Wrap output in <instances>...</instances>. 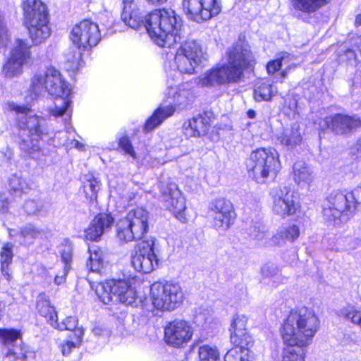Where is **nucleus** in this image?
<instances>
[{
    "instance_id": "1",
    "label": "nucleus",
    "mask_w": 361,
    "mask_h": 361,
    "mask_svg": "<svg viewBox=\"0 0 361 361\" xmlns=\"http://www.w3.org/2000/svg\"><path fill=\"white\" fill-rule=\"evenodd\" d=\"M121 19L134 30L145 27L153 42L161 47L171 48L184 37L183 21L171 9H155L147 15L137 7L134 0H123Z\"/></svg>"
},
{
    "instance_id": "2",
    "label": "nucleus",
    "mask_w": 361,
    "mask_h": 361,
    "mask_svg": "<svg viewBox=\"0 0 361 361\" xmlns=\"http://www.w3.org/2000/svg\"><path fill=\"white\" fill-rule=\"evenodd\" d=\"M320 321L314 311L307 307L292 310L281 329L282 338L290 345L283 351L282 361H305V350L319 329Z\"/></svg>"
},
{
    "instance_id": "3",
    "label": "nucleus",
    "mask_w": 361,
    "mask_h": 361,
    "mask_svg": "<svg viewBox=\"0 0 361 361\" xmlns=\"http://www.w3.org/2000/svg\"><path fill=\"white\" fill-rule=\"evenodd\" d=\"M254 57L245 42H238L228 51V63L216 66L198 77L197 85L201 87H219L238 82L244 70L252 66Z\"/></svg>"
},
{
    "instance_id": "4",
    "label": "nucleus",
    "mask_w": 361,
    "mask_h": 361,
    "mask_svg": "<svg viewBox=\"0 0 361 361\" xmlns=\"http://www.w3.org/2000/svg\"><path fill=\"white\" fill-rule=\"evenodd\" d=\"M30 91L35 96L46 92L55 96L54 106L49 109L50 114L56 118L63 116L65 123H69L72 114L71 100L69 98L71 90L69 84L63 80L59 71L50 68L44 74L34 75Z\"/></svg>"
},
{
    "instance_id": "5",
    "label": "nucleus",
    "mask_w": 361,
    "mask_h": 361,
    "mask_svg": "<svg viewBox=\"0 0 361 361\" xmlns=\"http://www.w3.org/2000/svg\"><path fill=\"white\" fill-rule=\"evenodd\" d=\"M8 109L18 114L19 128L28 132V139H22L19 147L25 157L35 160H40L45 156L40 145V141L49 134L46 120L34 114L29 108L19 106L13 102L7 103Z\"/></svg>"
},
{
    "instance_id": "6",
    "label": "nucleus",
    "mask_w": 361,
    "mask_h": 361,
    "mask_svg": "<svg viewBox=\"0 0 361 361\" xmlns=\"http://www.w3.org/2000/svg\"><path fill=\"white\" fill-rule=\"evenodd\" d=\"M25 24L33 45L44 42L51 35L47 8L37 0H23Z\"/></svg>"
},
{
    "instance_id": "7",
    "label": "nucleus",
    "mask_w": 361,
    "mask_h": 361,
    "mask_svg": "<svg viewBox=\"0 0 361 361\" xmlns=\"http://www.w3.org/2000/svg\"><path fill=\"white\" fill-rule=\"evenodd\" d=\"M361 205V187H357L350 192L340 190L332 191L328 197V206L323 209L326 221L336 225L341 216L353 215Z\"/></svg>"
},
{
    "instance_id": "8",
    "label": "nucleus",
    "mask_w": 361,
    "mask_h": 361,
    "mask_svg": "<svg viewBox=\"0 0 361 361\" xmlns=\"http://www.w3.org/2000/svg\"><path fill=\"white\" fill-rule=\"evenodd\" d=\"M280 167L279 154L274 148H259L253 151L247 161L250 176L262 183L269 176H275Z\"/></svg>"
},
{
    "instance_id": "9",
    "label": "nucleus",
    "mask_w": 361,
    "mask_h": 361,
    "mask_svg": "<svg viewBox=\"0 0 361 361\" xmlns=\"http://www.w3.org/2000/svg\"><path fill=\"white\" fill-rule=\"evenodd\" d=\"M149 213L143 208L130 210L116 224L118 238L125 243L141 240L148 232Z\"/></svg>"
},
{
    "instance_id": "10",
    "label": "nucleus",
    "mask_w": 361,
    "mask_h": 361,
    "mask_svg": "<svg viewBox=\"0 0 361 361\" xmlns=\"http://www.w3.org/2000/svg\"><path fill=\"white\" fill-rule=\"evenodd\" d=\"M96 293L104 304L121 302L133 305L136 300V293L130 282L126 279H111L98 284Z\"/></svg>"
},
{
    "instance_id": "11",
    "label": "nucleus",
    "mask_w": 361,
    "mask_h": 361,
    "mask_svg": "<svg viewBox=\"0 0 361 361\" xmlns=\"http://www.w3.org/2000/svg\"><path fill=\"white\" fill-rule=\"evenodd\" d=\"M150 295L154 307L160 310H173L184 300L183 290L178 283L155 282L151 286Z\"/></svg>"
},
{
    "instance_id": "12",
    "label": "nucleus",
    "mask_w": 361,
    "mask_h": 361,
    "mask_svg": "<svg viewBox=\"0 0 361 361\" xmlns=\"http://www.w3.org/2000/svg\"><path fill=\"white\" fill-rule=\"evenodd\" d=\"M155 239L151 238L140 243L131 255V264L139 272L149 274L159 266V259L155 254Z\"/></svg>"
},
{
    "instance_id": "13",
    "label": "nucleus",
    "mask_w": 361,
    "mask_h": 361,
    "mask_svg": "<svg viewBox=\"0 0 361 361\" xmlns=\"http://www.w3.org/2000/svg\"><path fill=\"white\" fill-rule=\"evenodd\" d=\"M0 341L7 347L6 357L9 361H32L35 358V353L24 345L17 330L0 329Z\"/></svg>"
},
{
    "instance_id": "14",
    "label": "nucleus",
    "mask_w": 361,
    "mask_h": 361,
    "mask_svg": "<svg viewBox=\"0 0 361 361\" xmlns=\"http://www.w3.org/2000/svg\"><path fill=\"white\" fill-rule=\"evenodd\" d=\"M182 6L188 18L197 23L207 21L221 11L220 0H183Z\"/></svg>"
},
{
    "instance_id": "15",
    "label": "nucleus",
    "mask_w": 361,
    "mask_h": 361,
    "mask_svg": "<svg viewBox=\"0 0 361 361\" xmlns=\"http://www.w3.org/2000/svg\"><path fill=\"white\" fill-rule=\"evenodd\" d=\"M71 39L79 49L88 50L97 45L101 39L98 25L84 20L72 29Z\"/></svg>"
},
{
    "instance_id": "16",
    "label": "nucleus",
    "mask_w": 361,
    "mask_h": 361,
    "mask_svg": "<svg viewBox=\"0 0 361 361\" xmlns=\"http://www.w3.org/2000/svg\"><path fill=\"white\" fill-rule=\"evenodd\" d=\"M211 210L213 226L220 231L228 229L236 217L233 204L224 198L214 200L212 202Z\"/></svg>"
},
{
    "instance_id": "17",
    "label": "nucleus",
    "mask_w": 361,
    "mask_h": 361,
    "mask_svg": "<svg viewBox=\"0 0 361 361\" xmlns=\"http://www.w3.org/2000/svg\"><path fill=\"white\" fill-rule=\"evenodd\" d=\"M193 328L189 322L183 319H175L169 322L164 328V340L173 347H180L190 341Z\"/></svg>"
},
{
    "instance_id": "18",
    "label": "nucleus",
    "mask_w": 361,
    "mask_h": 361,
    "mask_svg": "<svg viewBox=\"0 0 361 361\" xmlns=\"http://www.w3.org/2000/svg\"><path fill=\"white\" fill-rule=\"evenodd\" d=\"M326 123L335 134L348 136L361 128V118L356 114H336L327 117Z\"/></svg>"
},
{
    "instance_id": "19",
    "label": "nucleus",
    "mask_w": 361,
    "mask_h": 361,
    "mask_svg": "<svg viewBox=\"0 0 361 361\" xmlns=\"http://www.w3.org/2000/svg\"><path fill=\"white\" fill-rule=\"evenodd\" d=\"M273 199L272 209L276 214L285 218L296 212L298 204L294 200L293 192L288 188L276 190Z\"/></svg>"
},
{
    "instance_id": "20",
    "label": "nucleus",
    "mask_w": 361,
    "mask_h": 361,
    "mask_svg": "<svg viewBox=\"0 0 361 361\" xmlns=\"http://www.w3.org/2000/svg\"><path fill=\"white\" fill-rule=\"evenodd\" d=\"M164 200L167 208L173 214L176 219L183 223L187 221L185 214V202L180 191L176 185L170 184L164 192Z\"/></svg>"
},
{
    "instance_id": "21",
    "label": "nucleus",
    "mask_w": 361,
    "mask_h": 361,
    "mask_svg": "<svg viewBox=\"0 0 361 361\" xmlns=\"http://www.w3.org/2000/svg\"><path fill=\"white\" fill-rule=\"evenodd\" d=\"M247 318L236 315L231 324V341L234 345H252L253 338L246 330Z\"/></svg>"
},
{
    "instance_id": "22",
    "label": "nucleus",
    "mask_w": 361,
    "mask_h": 361,
    "mask_svg": "<svg viewBox=\"0 0 361 361\" xmlns=\"http://www.w3.org/2000/svg\"><path fill=\"white\" fill-rule=\"evenodd\" d=\"M113 224L114 219L109 214H99L85 231L86 239L98 240L105 232L110 230Z\"/></svg>"
},
{
    "instance_id": "23",
    "label": "nucleus",
    "mask_w": 361,
    "mask_h": 361,
    "mask_svg": "<svg viewBox=\"0 0 361 361\" xmlns=\"http://www.w3.org/2000/svg\"><path fill=\"white\" fill-rule=\"evenodd\" d=\"M281 145L285 146L288 149H293L300 145L302 137L300 132V126L294 123L290 128H285L277 137Z\"/></svg>"
},
{
    "instance_id": "24",
    "label": "nucleus",
    "mask_w": 361,
    "mask_h": 361,
    "mask_svg": "<svg viewBox=\"0 0 361 361\" xmlns=\"http://www.w3.org/2000/svg\"><path fill=\"white\" fill-rule=\"evenodd\" d=\"M174 111L175 108L171 103L167 106H159L146 121L143 128V131L145 133H149L153 130L159 126L165 119L172 116Z\"/></svg>"
},
{
    "instance_id": "25",
    "label": "nucleus",
    "mask_w": 361,
    "mask_h": 361,
    "mask_svg": "<svg viewBox=\"0 0 361 361\" xmlns=\"http://www.w3.org/2000/svg\"><path fill=\"white\" fill-rule=\"evenodd\" d=\"M293 179L300 186L309 185L314 178L312 168L305 161H296L293 166Z\"/></svg>"
},
{
    "instance_id": "26",
    "label": "nucleus",
    "mask_w": 361,
    "mask_h": 361,
    "mask_svg": "<svg viewBox=\"0 0 361 361\" xmlns=\"http://www.w3.org/2000/svg\"><path fill=\"white\" fill-rule=\"evenodd\" d=\"M209 128L208 119L199 115L184 125V133L188 137H200L207 133Z\"/></svg>"
},
{
    "instance_id": "27",
    "label": "nucleus",
    "mask_w": 361,
    "mask_h": 361,
    "mask_svg": "<svg viewBox=\"0 0 361 361\" xmlns=\"http://www.w3.org/2000/svg\"><path fill=\"white\" fill-rule=\"evenodd\" d=\"M181 78L180 75H173L172 73L168 74L167 90L166 96L169 99H173V104L178 105L182 103L180 97L185 94V91H180L179 84H180Z\"/></svg>"
},
{
    "instance_id": "28",
    "label": "nucleus",
    "mask_w": 361,
    "mask_h": 361,
    "mask_svg": "<svg viewBox=\"0 0 361 361\" xmlns=\"http://www.w3.org/2000/svg\"><path fill=\"white\" fill-rule=\"evenodd\" d=\"M174 60L178 72H175L172 73L173 75L192 74L195 73V68L202 63L199 59L190 58L178 51L176 52Z\"/></svg>"
},
{
    "instance_id": "29",
    "label": "nucleus",
    "mask_w": 361,
    "mask_h": 361,
    "mask_svg": "<svg viewBox=\"0 0 361 361\" xmlns=\"http://www.w3.org/2000/svg\"><path fill=\"white\" fill-rule=\"evenodd\" d=\"M36 308L40 315L45 317L50 325L54 324L55 319H58L57 313L54 306L45 293H40L37 299Z\"/></svg>"
},
{
    "instance_id": "30",
    "label": "nucleus",
    "mask_w": 361,
    "mask_h": 361,
    "mask_svg": "<svg viewBox=\"0 0 361 361\" xmlns=\"http://www.w3.org/2000/svg\"><path fill=\"white\" fill-rule=\"evenodd\" d=\"M331 0H290L293 8L305 14L313 13L325 6Z\"/></svg>"
},
{
    "instance_id": "31",
    "label": "nucleus",
    "mask_w": 361,
    "mask_h": 361,
    "mask_svg": "<svg viewBox=\"0 0 361 361\" xmlns=\"http://www.w3.org/2000/svg\"><path fill=\"white\" fill-rule=\"evenodd\" d=\"M30 46L25 40L16 39L12 45L10 57L27 63L31 58Z\"/></svg>"
},
{
    "instance_id": "32",
    "label": "nucleus",
    "mask_w": 361,
    "mask_h": 361,
    "mask_svg": "<svg viewBox=\"0 0 361 361\" xmlns=\"http://www.w3.org/2000/svg\"><path fill=\"white\" fill-rule=\"evenodd\" d=\"M300 235V229L295 225L281 228L272 238L274 245H282L286 240L294 241Z\"/></svg>"
},
{
    "instance_id": "33",
    "label": "nucleus",
    "mask_w": 361,
    "mask_h": 361,
    "mask_svg": "<svg viewBox=\"0 0 361 361\" xmlns=\"http://www.w3.org/2000/svg\"><path fill=\"white\" fill-rule=\"evenodd\" d=\"M178 52L183 55H187L190 58L199 59V61L202 62L204 59V52L200 44L195 40L190 39L185 41L182 44L178 49Z\"/></svg>"
},
{
    "instance_id": "34",
    "label": "nucleus",
    "mask_w": 361,
    "mask_h": 361,
    "mask_svg": "<svg viewBox=\"0 0 361 361\" xmlns=\"http://www.w3.org/2000/svg\"><path fill=\"white\" fill-rule=\"evenodd\" d=\"M252 345H235L224 356V361H250L249 348Z\"/></svg>"
},
{
    "instance_id": "35",
    "label": "nucleus",
    "mask_w": 361,
    "mask_h": 361,
    "mask_svg": "<svg viewBox=\"0 0 361 361\" xmlns=\"http://www.w3.org/2000/svg\"><path fill=\"white\" fill-rule=\"evenodd\" d=\"M40 235L41 231L39 229L32 224H27L20 228L17 238L21 244L29 245Z\"/></svg>"
},
{
    "instance_id": "36",
    "label": "nucleus",
    "mask_w": 361,
    "mask_h": 361,
    "mask_svg": "<svg viewBox=\"0 0 361 361\" xmlns=\"http://www.w3.org/2000/svg\"><path fill=\"white\" fill-rule=\"evenodd\" d=\"M338 314L345 320L358 326L361 329V310L353 305H347L339 310Z\"/></svg>"
},
{
    "instance_id": "37",
    "label": "nucleus",
    "mask_w": 361,
    "mask_h": 361,
    "mask_svg": "<svg viewBox=\"0 0 361 361\" xmlns=\"http://www.w3.org/2000/svg\"><path fill=\"white\" fill-rule=\"evenodd\" d=\"M13 257L12 245L9 243L5 244L0 252L1 269L3 274L7 277L8 280L10 279L8 267L12 262Z\"/></svg>"
},
{
    "instance_id": "38",
    "label": "nucleus",
    "mask_w": 361,
    "mask_h": 361,
    "mask_svg": "<svg viewBox=\"0 0 361 361\" xmlns=\"http://www.w3.org/2000/svg\"><path fill=\"white\" fill-rule=\"evenodd\" d=\"M83 182L84 192L87 199L90 200V202L97 200V192L100 189L99 181L92 176H89Z\"/></svg>"
},
{
    "instance_id": "39",
    "label": "nucleus",
    "mask_w": 361,
    "mask_h": 361,
    "mask_svg": "<svg viewBox=\"0 0 361 361\" xmlns=\"http://www.w3.org/2000/svg\"><path fill=\"white\" fill-rule=\"evenodd\" d=\"M30 187L26 180L21 177L13 175L9 180V190L11 195L20 196L27 192Z\"/></svg>"
},
{
    "instance_id": "40",
    "label": "nucleus",
    "mask_w": 361,
    "mask_h": 361,
    "mask_svg": "<svg viewBox=\"0 0 361 361\" xmlns=\"http://www.w3.org/2000/svg\"><path fill=\"white\" fill-rule=\"evenodd\" d=\"M90 257L87 262V267L92 272H99L104 265L102 252L100 249L89 248Z\"/></svg>"
},
{
    "instance_id": "41",
    "label": "nucleus",
    "mask_w": 361,
    "mask_h": 361,
    "mask_svg": "<svg viewBox=\"0 0 361 361\" xmlns=\"http://www.w3.org/2000/svg\"><path fill=\"white\" fill-rule=\"evenodd\" d=\"M275 93L271 84L262 82L254 90V98L257 102L269 101Z\"/></svg>"
},
{
    "instance_id": "42",
    "label": "nucleus",
    "mask_w": 361,
    "mask_h": 361,
    "mask_svg": "<svg viewBox=\"0 0 361 361\" xmlns=\"http://www.w3.org/2000/svg\"><path fill=\"white\" fill-rule=\"evenodd\" d=\"M25 63L9 57L3 68V73L6 77L12 78L21 74L23 66Z\"/></svg>"
},
{
    "instance_id": "43",
    "label": "nucleus",
    "mask_w": 361,
    "mask_h": 361,
    "mask_svg": "<svg viewBox=\"0 0 361 361\" xmlns=\"http://www.w3.org/2000/svg\"><path fill=\"white\" fill-rule=\"evenodd\" d=\"M200 361H219V354L216 348L204 345L199 348Z\"/></svg>"
},
{
    "instance_id": "44",
    "label": "nucleus",
    "mask_w": 361,
    "mask_h": 361,
    "mask_svg": "<svg viewBox=\"0 0 361 361\" xmlns=\"http://www.w3.org/2000/svg\"><path fill=\"white\" fill-rule=\"evenodd\" d=\"M82 49H74L70 50L66 54L67 68L70 70H78L80 65V60L82 58L81 51Z\"/></svg>"
},
{
    "instance_id": "45",
    "label": "nucleus",
    "mask_w": 361,
    "mask_h": 361,
    "mask_svg": "<svg viewBox=\"0 0 361 361\" xmlns=\"http://www.w3.org/2000/svg\"><path fill=\"white\" fill-rule=\"evenodd\" d=\"M266 232V226L261 220L252 221L251 225L247 228V233L251 238L255 239H262Z\"/></svg>"
},
{
    "instance_id": "46",
    "label": "nucleus",
    "mask_w": 361,
    "mask_h": 361,
    "mask_svg": "<svg viewBox=\"0 0 361 361\" xmlns=\"http://www.w3.org/2000/svg\"><path fill=\"white\" fill-rule=\"evenodd\" d=\"M55 322L54 324L51 326L57 329L60 331H72L75 329L78 324V319L75 317H67L63 322L59 323L57 319H55L54 321Z\"/></svg>"
},
{
    "instance_id": "47",
    "label": "nucleus",
    "mask_w": 361,
    "mask_h": 361,
    "mask_svg": "<svg viewBox=\"0 0 361 361\" xmlns=\"http://www.w3.org/2000/svg\"><path fill=\"white\" fill-rule=\"evenodd\" d=\"M61 261L63 267L68 266V269H71V262L73 258V247L71 243L66 242L61 245L60 250Z\"/></svg>"
},
{
    "instance_id": "48",
    "label": "nucleus",
    "mask_w": 361,
    "mask_h": 361,
    "mask_svg": "<svg viewBox=\"0 0 361 361\" xmlns=\"http://www.w3.org/2000/svg\"><path fill=\"white\" fill-rule=\"evenodd\" d=\"M279 271V267L273 263L264 264L261 268V274L264 278L276 277Z\"/></svg>"
},
{
    "instance_id": "49",
    "label": "nucleus",
    "mask_w": 361,
    "mask_h": 361,
    "mask_svg": "<svg viewBox=\"0 0 361 361\" xmlns=\"http://www.w3.org/2000/svg\"><path fill=\"white\" fill-rule=\"evenodd\" d=\"M42 204L33 200H28L24 204V210L28 215H35L42 209Z\"/></svg>"
},
{
    "instance_id": "50",
    "label": "nucleus",
    "mask_w": 361,
    "mask_h": 361,
    "mask_svg": "<svg viewBox=\"0 0 361 361\" xmlns=\"http://www.w3.org/2000/svg\"><path fill=\"white\" fill-rule=\"evenodd\" d=\"M119 147L128 154L133 157H136L135 152L133 149V147L131 144L130 139L126 136H123L119 139L118 142Z\"/></svg>"
},
{
    "instance_id": "51",
    "label": "nucleus",
    "mask_w": 361,
    "mask_h": 361,
    "mask_svg": "<svg viewBox=\"0 0 361 361\" xmlns=\"http://www.w3.org/2000/svg\"><path fill=\"white\" fill-rule=\"evenodd\" d=\"M283 56L281 59H278L270 61L268 63L267 66V70L269 74H274L277 71H279L282 66V61L283 60Z\"/></svg>"
},
{
    "instance_id": "52",
    "label": "nucleus",
    "mask_w": 361,
    "mask_h": 361,
    "mask_svg": "<svg viewBox=\"0 0 361 361\" xmlns=\"http://www.w3.org/2000/svg\"><path fill=\"white\" fill-rule=\"evenodd\" d=\"M78 346L79 345L77 343L72 341H68L65 344L61 345L62 353L63 355H68L71 353L73 348Z\"/></svg>"
},
{
    "instance_id": "53",
    "label": "nucleus",
    "mask_w": 361,
    "mask_h": 361,
    "mask_svg": "<svg viewBox=\"0 0 361 361\" xmlns=\"http://www.w3.org/2000/svg\"><path fill=\"white\" fill-rule=\"evenodd\" d=\"M71 269H68V266L66 265L63 267V276L60 275V272L58 273L54 278V283L56 285H61L66 281V278Z\"/></svg>"
},
{
    "instance_id": "54",
    "label": "nucleus",
    "mask_w": 361,
    "mask_h": 361,
    "mask_svg": "<svg viewBox=\"0 0 361 361\" xmlns=\"http://www.w3.org/2000/svg\"><path fill=\"white\" fill-rule=\"evenodd\" d=\"M9 202L4 195H0V213L6 214L8 212Z\"/></svg>"
},
{
    "instance_id": "55",
    "label": "nucleus",
    "mask_w": 361,
    "mask_h": 361,
    "mask_svg": "<svg viewBox=\"0 0 361 361\" xmlns=\"http://www.w3.org/2000/svg\"><path fill=\"white\" fill-rule=\"evenodd\" d=\"M72 331H73V336L75 338L74 342L77 343L80 345L82 343V336L84 335L83 329L82 327L77 328L76 326L75 329Z\"/></svg>"
},
{
    "instance_id": "56",
    "label": "nucleus",
    "mask_w": 361,
    "mask_h": 361,
    "mask_svg": "<svg viewBox=\"0 0 361 361\" xmlns=\"http://www.w3.org/2000/svg\"><path fill=\"white\" fill-rule=\"evenodd\" d=\"M350 153L357 157H361V138L351 147Z\"/></svg>"
},
{
    "instance_id": "57",
    "label": "nucleus",
    "mask_w": 361,
    "mask_h": 361,
    "mask_svg": "<svg viewBox=\"0 0 361 361\" xmlns=\"http://www.w3.org/2000/svg\"><path fill=\"white\" fill-rule=\"evenodd\" d=\"M153 5H161L166 3L168 0H146Z\"/></svg>"
},
{
    "instance_id": "58",
    "label": "nucleus",
    "mask_w": 361,
    "mask_h": 361,
    "mask_svg": "<svg viewBox=\"0 0 361 361\" xmlns=\"http://www.w3.org/2000/svg\"><path fill=\"white\" fill-rule=\"evenodd\" d=\"M247 115L249 118L253 119L256 116V112L252 109H249L247 111Z\"/></svg>"
},
{
    "instance_id": "59",
    "label": "nucleus",
    "mask_w": 361,
    "mask_h": 361,
    "mask_svg": "<svg viewBox=\"0 0 361 361\" xmlns=\"http://www.w3.org/2000/svg\"><path fill=\"white\" fill-rule=\"evenodd\" d=\"M348 59H353L355 57V52L351 49H348L345 51Z\"/></svg>"
},
{
    "instance_id": "60",
    "label": "nucleus",
    "mask_w": 361,
    "mask_h": 361,
    "mask_svg": "<svg viewBox=\"0 0 361 361\" xmlns=\"http://www.w3.org/2000/svg\"><path fill=\"white\" fill-rule=\"evenodd\" d=\"M102 329L99 327H95L92 329V333L95 336H100L102 334Z\"/></svg>"
},
{
    "instance_id": "61",
    "label": "nucleus",
    "mask_w": 361,
    "mask_h": 361,
    "mask_svg": "<svg viewBox=\"0 0 361 361\" xmlns=\"http://www.w3.org/2000/svg\"><path fill=\"white\" fill-rule=\"evenodd\" d=\"M60 275L63 276V271H61V273H60Z\"/></svg>"
}]
</instances>
